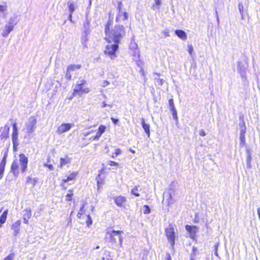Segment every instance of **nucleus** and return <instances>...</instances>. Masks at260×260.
<instances>
[{
    "mask_svg": "<svg viewBox=\"0 0 260 260\" xmlns=\"http://www.w3.org/2000/svg\"><path fill=\"white\" fill-rule=\"evenodd\" d=\"M17 21L15 20L14 17H11L6 25L8 26H11L13 28H14V26L16 25Z\"/></svg>",
    "mask_w": 260,
    "mask_h": 260,
    "instance_id": "a878e982",
    "label": "nucleus"
},
{
    "mask_svg": "<svg viewBox=\"0 0 260 260\" xmlns=\"http://www.w3.org/2000/svg\"><path fill=\"white\" fill-rule=\"evenodd\" d=\"M169 107H170V110L171 111L176 110L173 99H170L169 100Z\"/></svg>",
    "mask_w": 260,
    "mask_h": 260,
    "instance_id": "f704fd0d",
    "label": "nucleus"
},
{
    "mask_svg": "<svg viewBox=\"0 0 260 260\" xmlns=\"http://www.w3.org/2000/svg\"><path fill=\"white\" fill-rule=\"evenodd\" d=\"M106 126L101 125L99 128L96 135L93 137V140H99L102 134L105 132Z\"/></svg>",
    "mask_w": 260,
    "mask_h": 260,
    "instance_id": "4468645a",
    "label": "nucleus"
},
{
    "mask_svg": "<svg viewBox=\"0 0 260 260\" xmlns=\"http://www.w3.org/2000/svg\"><path fill=\"white\" fill-rule=\"evenodd\" d=\"M7 6L6 5H0V18H4L7 15Z\"/></svg>",
    "mask_w": 260,
    "mask_h": 260,
    "instance_id": "6ab92c4d",
    "label": "nucleus"
},
{
    "mask_svg": "<svg viewBox=\"0 0 260 260\" xmlns=\"http://www.w3.org/2000/svg\"><path fill=\"white\" fill-rule=\"evenodd\" d=\"M74 126L73 123H62L57 129L56 133L60 135L69 132Z\"/></svg>",
    "mask_w": 260,
    "mask_h": 260,
    "instance_id": "6e6552de",
    "label": "nucleus"
},
{
    "mask_svg": "<svg viewBox=\"0 0 260 260\" xmlns=\"http://www.w3.org/2000/svg\"><path fill=\"white\" fill-rule=\"evenodd\" d=\"M14 28L12 27L11 26H8L6 24L3 32L2 33V35L3 37H7L8 36L9 34L13 30Z\"/></svg>",
    "mask_w": 260,
    "mask_h": 260,
    "instance_id": "dca6fc26",
    "label": "nucleus"
},
{
    "mask_svg": "<svg viewBox=\"0 0 260 260\" xmlns=\"http://www.w3.org/2000/svg\"><path fill=\"white\" fill-rule=\"evenodd\" d=\"M154 4L152 5V9H158L160 5L161 4V0H154Z\"/></svg>",
    "mask_w": 260,
    "mask_h": 260,
    "instance_id": "7c9ffc66",
    "label": "nucleus"
},
{
    "mask_svg": "<svg viewBox=\"0 0 260 260\" xmlns=\"http://www.w3.org/2000/svg\"><path fill=\"white\" fill-rule=\"evenodd\" d=\"M14 257V254L13 253H11L7 257H6L4 260H13Z\"/></svg>",
    "mask_w": 260,
    "mask_h": 260,
    "instance_id": "79ce46f5",
    "label": "nucleus"
},
{
    "mask_svg": "<svg viewBox=\"0 0 260 260\" xmlns=\"http://www.w3.org/2000/svg\"><path fill=\"white\" fill-rule=\"evenodd\" d=\"M6 164V157L4 156L0 163V179L3 177Z\"/></svg>",
    "mask_w": 260,
    "mask_h": 260,
    "instance_id": "2eb2a0df",
    "label": "nucleus"
},
{
    "mask_svg": "<svg viewBox=\"0 0 260 260\" xmlns=\"http://www.w3.org/2000/svg\"><path fill=\"white\" fill-rule=\"evenodd\" d=\"M106 106H107V104H106V103H105V102H103V103H102V107H103V108H105V107H106Z\"/></svg>",
    "mask_w": 260,
    "mask_h": 260,
    "instance_id": "052dcab7",
    "label": "nucleus"
},
{
    "mask_svg": "<svg viewBox=\"0 0 260 260\" xmlns=\"http://www.w3.org/2000/svg\"><path fill=\"white\" fill-rule=\"evenodd\" d=\"M74 96H73V95H72L71 96H70V97H69V100H72Z\"/></svg>",
    "mask_w": 260,
    "mask_h": 260,
    "instance_id": "338daca9",
    "label": "nucleus"
},
{
    "mask_svg": "<svg viewBox=\"0 0 260 260\" xmlns=\"http://www.w3.org/2000/svg\"><path fill=\"white\" fill-rule=\"evenodd\" d=\"M110 84V82L107 80H104L103 81L102 84V86L103 87H105Z\"/></svg>",
    "mask_w": 260,
    "mask_h": 260,
    "instance_id": "09e8293b",
    "label": "nucleus"
},
{
    "mask_svg": "<svg viewBox=\"0 0 260 260\" xmlns=\"http://www.w3.org/2000/svg\"><path fill=\"white\" fill-rule=\"evenodd\" d=\"M92 132H93V131H91V132H88V133H86V134H84V135L85 136H87L88 135H89L90 133H92Z\"/></svg>",
    "mask_w": 260,
    "mask_h": 260,
    "instance_id": "0e129e2a",
    "label": "nucleus"
},
{
    "mask_svg": "<svg viewBox=\"0 0 260 260\" xmlns=\"http://www.w3.org/2000/svg\"><path fill=\"white\" fill-rule=\"evenodd\" d=\"M23 217L27 218H30L31 216V211L30 208H27L23 210Z\"/></svg>",
    "mask_w": 260,
    "mask_h": 260,
    "instance_id": "393cba45",
    "label": "nucleus"
},
{
    "mask_svg": "<svg viewBox=\"0 0 260 260\" xmlns=\"http://www.w3.org/2000/svg\"><path fill=\"white\" fill-rule=\"evenodd\" d=\"M121 150L119 148H117L115 150L114 153L111 155V157L113 158H115L118 155H120L121 153Z\"/></svg>",
    "mask_w": 260,
    "mask_h": 260,
    "instance_id": "473e14b6",
    "label": "nucleus"
},
{
    "mask_svg": "<svg viewBox=\"0 0 260 260\" xmlns=\"http://www.w3.org/2000/svg\"><path fill=\"white\" fill-rule=\"evenodd\" d=\"M87 220L86 221L87 226H89L92 224V221L91 217L89 214L87 215Z\"/></svg>",
    "mask_w": 260,
    "mask_h": 260,
    "instance_id": "58836bf2",
    "label": "nucleus"
},
{
    "mask_svg": "<svg viewBox=\"0 0 260 260\" xmlns=\"http://www.w3.org/2000/svg\"><path fill=\"white\" fill-rule=\"evenodd\" d=\"M128 18V15L126 12H123L120 10L119 9V12L118 15L116 17V22H119L122 21H124L127 20Z\"/></svg>",
    "mask_w": 260,
    "mask_h": 260,
    "instance_id": "f8f14e48",
    "label": "nucleus"
},
{
    "mask_svg": "<svg viewBox=\"0 0 260 260\" xmlns=\"http://www.w3.org/2000/svg\"><path fill=\"white\" fill-rule=\"evenodd\" d=\"M100 247L99 246H96V249H99Z\"/></svg>",
    "mask_w": 260,
    "mask_h": 260,
    "instance_id": "774afa93",
    "label": "nucleus"
},
{
    "mask_svg": "<svg viewBox=\"0 0 260 260\" xmlns=\"http://www.w3.org/2000/svg\"><path fill=\"white\" fill-rule=\"evenodd\" d=\"M112 20L109 18L105 27L106 40L110 42L119 44L121 40L125 36L126 31L124 27L121 25L112 26Z\"/></svg>",
    "mask_w": 260,
    "mask_h": 260,
    "instance_id": "f257e3e1",
    "label": "nucleus"
},
{
    "mask_svg": "<svg viewBox=\"0 0 260 260\" xmlns=\"http://www.w3.org/2000/svg\"><path fill=\"white\" fill-rule=\"evenodd\" d=\"M185 229L187 232H188L191 234V237H194L198 231V229L196 226H190L189 225H186L185 226Z\"/></svg>",
    "mask_w": 260,
    "mask_h": 260,
    "instance_id": "ddd939ff",
    "label": "nucleus"
},
{
    "mask_svg": "<svg viewBox=\"0 0 260 260\" xmlns=\"http://www.w3.org/2000/svg\"><path fill=\"white\" fill-rule=\"evenodd\" d=\"M122 233V231L115 230H108L106 232L107 235L110 236V242L114 244L118 243L120 247H122V237L121 235Z\"/></svg>",
    "mask_w": 260,
    "mask_h": 260,
    "instance_id": "20e7f679",
    "label": "nucleus"
},
{
    "mask_svg": "<svg viewBox=\"0 0 260 260\" xmlns=\"http://www.w3.org/2000/svg\"><path fill=\"white\" fill-rule=\"evenodd\" d=\"M69 193H68L66 197V200L67 201H71L72 200V196L73 194L72 193V191L71 190H68Z\"/></svg>",
    "mask_w": 260,
    "mask_h": 260,
    "instance_id": "c9c22d12",
    "label": "nucleus"
},
{
    "mask_svg": "<svg viewBox=\"0 0 260 260\" xmlns=\"http://www.w3.org/2000/svg\"><path fill=\"white\" fill-rule=\"evenodd\" d=\"M72 13H70L69 18V19L70 21H72Z\"/></svg>",
    "mask_w": 260,
    "mask_h": 260,
    "instance_id": "e2e57ef3",
    "label": "nucleus"
},
{
    "mask_svg": "<svg viewBox=\"0 0 260 260\" xmlns=\"http://www.w3.org/2000/svg\"><path fill=\"white\" fill-rule=\"evenodd\" d=\"M187 48H188V53H189V54L190 55H191V54L192 53V52L193 51V46H192V45L189 44V45H187Z\"/></svg>",
    "mask_w": 260,
    "mask_h": 260,
    "instance_id": "a19ab883",
    "label": "nucleus"
},
{
    "mask_svg": "<svg viewBox=\"0 0 260 260\" xmlns=\"http://www.w3.org/2000/svg\"><path fill=\"white\" fill-rule=\"evenodd\" d=\"M96 181H97V185L99 188L100 186L104 184V180L101 178L100 175H98L96 177Z\"/></svg>",
    "mask_w": 260,
    "mask_h": 260,
    "instance_id": "2f4dec72",
    "label": "nucleus"
},
{
    "mask_svg": "<svg viewBox=\"0 0 260 260\" xmlns=\"http://www.w3.org/2000/svg\"><path fill=\"white\" fill-rule=\"evenodd\" d=\"M137 47H138L137 46V44L136 43H135V42H131V44L129 45V48L131 49L135 50V55L138 54V50H137Z\"/></svg>",
    "mask_w": 260,
    "mask_h": 260,
    "instance_id": "c756f323",
    "label": "nucleus"
},
{
    "mask_svg": "<svg viewBox=\"0 0 260 260\" xmlns=\"http://www.w3.org/2000/svg\"><path fill=\"white\" fill-rule=\"evenodd\" d=\"M8 213V210H6L3 213V214L1 216V217H0V227L2 226V224H3V223H4L6 222Z\"/></svg>",
    "mask_w": 260,
    "mask_h": 260,
    "instance_id": "412c9836",
    "label": "nucleus"
},
{
    "mask_svg": "<svg viewBox=\"0 0 260 260\" xmlns=\"http://www.w3.org/2000/svg\"><path fill=\"white\" fill-rule=\"evenodd\" d=\"M37 179L36 178H34L32 179V181H31V183L33 185H35L36 184V183H37Z\"/></svg>",
    "mask_w": 260,
    "mask_h": 260,
    "instance_id": "4d7b16f0",
    "label": "nucleus"
},
{
    "mask_svg": "<svg viewBox=\"0 0 260 260\" xmlns=\"http://www.w3.org/2000/svg\"><path fill=\"white\" fill-rule=\"evenodd\" d=\"M238 8H239L240 13L242 17L243 15V5L242 4H239L238 5Z\"/></svg>",
    "mask_w": 260,
    "mask_h": 260,
    "instance_id": "c03bdc74",
    "label": "nucleus"
},
{
    "mask_svg": "<svg viewBox=\"0 0 260 260\" xmlns=\"http://www.w3.org/2000/svg\"><path fill=\"white\" fill-rule=\"evenodd\" d=\"M172 115L173 116L174 119L177 120V113L176 110L172 111Z\"/></svg>",
    "mask_w": 260,
    "mask_h": 260,
    "instance_id": "8fccbe9b",
    "label": "nucleus"
},
{
    "mask_svg": "<svg viewBox=\"0 0 260 260\" xmlns=\"http://www.w3.org/2000/svg\"><path fill=\"white\" fill-rule=\"evenodd\" d=\"M165 234L172 247H173L175 244V236L174 229L172 225H169V226L166 229Z\"/></svg>",
    "mask_w": 260,
    "mask_h": 260,
    "instance_id": "423d86ee",
    "label": "nucleus"
},
{
    "mask_svg": "<svg viewBox=\"0 0 260 260\" xmlns=\"http://www.w3.org/2000/svg\"><path fill=\"white\" fill-rule=\"evenodd\" d=\"M81 67L80 64H71L68 67L67 70L68 71L73 72L80 69Z\"/></svg>",
    "mask_w": 260,
    "mask_h": 260,
    "instance_id": "b1692460",
    "label": "nucleus"
},
{
    "mask_svg": "<svg viewBox=\"0 0 260 260\" xmlns=\"http://www.w3.org/2000/svg\"><path fill=\"white\" fill-rule=\"evenodd\" d=\"M44 166L45 167L48 168L49 171H53L54 170V167L51 164H48L47 163H45L44 164Z\"/></svg>",
    "mask_w": 260,
    "mask_h": 260,
    "instance_id": "ea45409f",
    "label": "nucleus"
},
{
    "mask_svg": "<svg viewBox=\"0 0 260 260\" xmlns=\"http://www.w3.org/2000/svg\"><path fill=\"white\" fill-rule=\"evenodd\" d=\"M140 187V185H138L135 186L132 190H131V193L133 195H134L136 197H140V194L139 193V188Z\"/></svg>",
    "mask_w": 260,
    "mask_h": 260,
    "instance_id": "bb28decb",
    "label": "nucleus"
},
{
    "mask_svg": "<svg viewBox=\"0 0 260 260\" xmlns=\"http://www.w3.org/2000/svg\"><path fill=\"white\" fill-rule=\"evenodd\" d=\"M129 151H131L132 153H135V150H133V149H131V148H130V149H129Z\"/></svg>",
    "mask_w": 260,
    "mask_h": 260,
    "instance_id": "69168bd1",
    "label": "nucleus"
},
{
    "mask_svg": "<svg viewBox=\"0 0 260 260\" xmlns=\"http://www.w3.org/2000/svg\"><path fill=\"white\" fill-rule=\"evenodd\" d=\"M141 123L145 132L147 135L148 137H149L150 135L149 124L145 123V120L143 118L141 119Z\"/></svg>",
    "mask_w": 260,
    "mask_h": 260,
    "instance_id": "f3484780",
    "label": "nucleus"
},
{
    "mask_svg": "<svg viewBox=\"0 0 260 260\" xmlns=\"http://www.w3.org/2000/svg\"><path fill=\"white\" fill-rule=\"evenodd\" d=\"M37 118L35 116L29 117L25 124L23 129L28 135L34 133L36 128Z\"/></svg>",
    "mask_w": 260,
    "mask_h": 260,
    "instance_id": "39448f33",
    "label": "nucleus"
},
{
    "mask_svg": "<svg viewBox=\"0 0 260 260\" xmlns=\"http://www.w3.org/2000/svg\"><path fill=\"white\" fill-rule=\"evenodd\" d=\"M86 81L83 79L78 81L74 86L73 95H79L81 96L82 94L88 93L90 90L89 88L86 86Z\"/></svg>",
    "mask_w": 260,
    "mask_h": 260,
    "instance_id": "7ed1b4c3",
    "label": "nucleus"
},
{
    "mask_svg": "<svg viewBox=\"0 0 260 260\" xmlns=\"http://www.w3.org/2000/svg\"><path fill=\"white\" fill-rule=\"evenodd\" d=\"M84 206H85V203L83 204L82 207L81 208V209L79 211V212H78V213L77 214V217L78 218H80L81 216L85 213V210H84Z\"/></svg>",
    "mask_w": 260,
    "mask_h": 260,
    "instance_id": "72a5a7b5",
    "label": "nucleus"
},
{
    "mask_svg": "<svg viewBox=\"0 0 260 260\" xmlns=\"http://www.w3.org/2000/svg\"><path fill=\"white\" fill-rule=\"evenodd\" d=\"M13 149H14V151H16L17 150V146L19 145L18 141L17 140L16 145L14 144V143H13Z\"/></svg>",
    "mask_w": 260,
    "mask_h": 260,
    "instance_id": "603ef678",
    "label": "nucleus"
},
{
    "mask_svg": "<svg viewBox=\"0 0 260 260\" xmlns=\"http://www.w3.org/2000/svg\"><path fill=\"white\" fill-rule=\"evenodd\" d=\"M31 181H32V179L31 177H27V180H26L27 183H31Z\"/></svg>",
    "mask_w": 260,
    "mask_h": 260,
    "instance_id": "5fc2aeb1",
    "label": "nucleus"
},
{
    "mask_svg": "<svg viewBox=\"0 0 260 260\" xmlns=\"http://www.w3.org/2000/svg\"><path fill=\"white\" fill-rule=\"evenodd\" d=\"M66 78L68 80H71L72 78V75L71 74V72L68 71V70L67 69V73L66 74Z\"/></svg>",
    "mask_w": 260,
    "mask_h": 260,
    "instance_id": "a18cd8bd",
    "label": "nucleus"
},
{
    "mask_svg": "<svg viewBox=\"0 0 260 260\" xmlns=\"http://www.w3.org/2000/svg\"><path fill=\"white\" fill-rule=\"evenodd\" d=\"M77 175V173L73 172V173L70 174L66 179H63L62 180V183H67L70 181L74 180H75Z\"/></svg>",
    "mask_w": 260,
    "mask_h": 260,
    "instance_id": "aec40b11",
    "label": "nucleus"
},
{
    "mask_svg": "<svg viewBox=\"0 0 260 260\" xmlns=\"http://www.w3.org/2000/svg\"><path fill=\"white\" fill-rule=\"evenodd\" d=\"M9 127L7 126H5L4 129V131L2 133L1 135V138L2 139H6L9 136Z\"/></svg>",
    "mask_w": 260,
    "mask_h": 260,
    "instance_id": "4be33fe9",
    "label": "nucleus"
},
{
    "mask_svg": "<svg viewBox=\"0 0 260 260\" xmlns=\"http://www.w3.org/2000/svg\"><path fill=\"white\" fill-rule=\"evenodd\" d=\"M68 5L69 10L70 13H73L75 10L74 3L73 2H69L68 3Z\"/></svg>",
    "mask_w": 260,
    "mask_h": 260,
    "instance_id": "cd10ccee",
    "label": "nucleus"
},
{
    "mask_svg": "<svg viewBox=\"0 0 260 260\" xmlns=\"http://www.w3.org/2000/svg\"><path fill=\"white\" fill-rule=\"evenodd\" d=\"M257 214H258L259 219L260 220V208H259L257 209Z\"/></svg>",
    "mask_w": 260,
    "mask_h": 260,
    "instance_id": "bf43d9fd",
    "label": "nucleus"
},
{
    "mask_svg": "<svg viewBox=\"0 0 260 260\" xmlns=\"http://www.w3.org/2000/svg\"><path fill=\"white\" fill-rule=\"evenodd\" d=\"M168 205L170 206L174 203V200L171 193L169 194V199H167Z\"/></svg>",
    "mask_w": 260,
    "mask_h": 260,
    "instance_id": "e433bc0d",
    "label": "nucleus"
},
{
    "mask_svg": "<svg viewBox=\"0 0 260 260\" xmlns=\"http://www.w3.org/2000/svg\"><path fill=\"white\" fill-rule=\"evenodd\" d=\"M19 161L14 160L11 165V171L15 177H17L19 173V166L20 165V168L22 172H24L27 167L28 158L23 153L19 156Z\"/></svg>",
    "mask_w": 260,
    "mask_h": 260,
    "instance_id": "f03ea898",
    "label": "nucleus"
},
{
    "mask_svg": "<svg viewBox=\"0 0 260 260\" xmlns=\"http://www.w3.org/2000/svg\"><path fill=\"white\" fill-rule=\"evenodd\" d=\"M169 30L168 29H165L162 31V33L166 37L170 36Z\"/></svg>",
    "mask_w": 260,
    "mask_h": 260,
    "instance_id": "49530a36",
    "label": "nucleus"
},
{
    "mask_svg": "<svg viewBox=\"0 0 260 260\" xmlns=\"http://www.w3.org/2000/svg\"><path fill=\"white\" fill-rule=\"evenodd\" d=\"M143 212L144 214H149L150 212V209L148 206L147 205H144L143 206Z\"/></svg>",
    "mask_w": 260,
    "mask_h": 260,
    "instance_id": "4c0bfd02",
    "label": "nucleus"
},
{
    "mask_svg": "<svg viewBox=\"0 0 260 260\" xmlns=\"http://www.w3.org/2000/svg\"><path fill=\"white\" fill-rule=\"evenodd\" d=\"M245 135H240V145H244L245 144Z\"/></svg>",
    "mask_w": 260,
    "mask_h": 260,
    "instance_id": "37998d69",
    "label": "nucleus"
},
{
    "mask_svg": "<svg viewBox=\"0 0 260 260\" xmlns=\"http://www.w3.org/2000/svg\"><path fill=\"white\" fill-rule=\"evenodd\" d=\"M115 204L119 207H124L126 202V197L122 196H116L113 198Z\"/></svg>",
    "mask_w": 260,
    "mask_h": 260,
    "instance_id": "1a4fd4ad",
    "label": "nucleus"
},
{
    "mask_svg": "<svg viewBox=\"0 0 260 260\" xmlns=\"http://www.w3.org/2000/svg\"><path fill=\"white\" fill-rule=\"evenodd\" d=\"M166 259L167 260H171V255H170V254L169 253H167V255H166Z\"/></svg>",
    "mask_w": 260,
    "mask_h": 260,
    "instance_id": "13d9d810",
    "label": "nucleus"
},
{
    "mask_svg": "<svg viewBox=\"0 0 260 260\" xmlns=\"http://www.w3.org/2000/svg\"><path fill=\"white\" fill-rule=\"evenodd\" d=\"M108 165L110 166H118V163L114 161H109L108 162Z\"/></svg>",
    "mask_w": 260,
    "mask_h": 260,
    "instance_id": "de8ad7c7",
    "label": "nucleus"
},
{
    "mask_svg": "<svg viewBox=\"0 0 260 260\" xmlns=\"http://www.w3.org/2000/svg\"><path fill=\"white\" fill-rule=\"evenodd\" d=\"M118 48V44H109L106 46L104 52L106 54L109 55L111 59H113L116 57L115 53Z\"/></svg>",
    "mask_w": 260,
    "mask_h": 260,
    "instance_id": "0eeeda50",
    "label": "nucleus"
},
{
    "mask_svg": "<svg viewBox=\"0 0 260 260\" xmlns=\"http://www.w3.org/2000/svg\"><path fill=\"white\" fill-rule=\"evenodd\" d=\"M158 81H159V83L160 84V85H162L163 84V80L162 79H158Z\"/></svg>",
    "mask_w": 260,
    "mask_h": 260,
    "instance_id": "680f3d73",
    "label": "nucleus"
},
{
    "mask_svg": "<svg viewBox=\"0 0 260 260\" xmlns=\"http://www.w3.org/2000/svg\"><path fill=\"white\" fill-rule=\"evenodd\" d=\"M240 135H245L246 133V127L245 125V123L243 122L242 125H241V124H240Z\"/></svg>",
    "mask_w": 260,
    "mask_h": 260,
    "instance_id": "c85d7f7f",
    "label": "nucleus"
},
{
    "mask_svg": "<svg viewBox=\"0 0 260 260\" xmlns=\"http://www.w3.org/2000/svg\"><path fill=\"white\" fill-rule=\"evenodd\" d=\"M21 223V221L18 220L11 225V229L13 231V235L15 236L20 232Z\"/></svg>",
    "mask_w": 260,
    "mask_h": 260,
    "instance_id": "9b49d317",
    "label": "nucleus"
},
{
    "mask_svg": "<svg viewBox=\"0 0 260 260\" xmlns=\"http://www.w3.org/2000/svg\"><path fill=\"white\" fill-rule=\"evenodd\" d=\"M199 134L202 137H204L206 135L205 132L203 129H202L200 131Z\"/></svg>",
    "mask_w": 260,
    "mask_h": 260,
    "instance_id": "3c124183",
    "label": "nucleus"
},
{
    "mask_svg": "<svg viewBox=\"0 0 260 260\" xmlns=\"http://www.w3.org/2000/svg\"><path fill=\"white\" fill-rule=\"evenodd\" d=\"M175 34L182 40H185L187 39V35L186 32L182 30L177 29L175 31Z\"/></svg>",
    "mask_w": 260,
    "mask_h": 260,
    "instance_id": "a211bd4d",
    "label": "nucleus"
},
{
    "mask_svg": "<svg viewBox=\"0 0 260 260\" xmlns=\"http://www.w3.org/2000/svg\"><path fill=\"white\" fill-rule=\"evenodd\" d=\"M18 131L17 126V123L14 122L13 124V132L12 135V139L13 143L16 145L17 140H18Z\"/></svg>",
    "mask_w": 260,
    "mask_h": 260,
    "instance_id": "9d476101",
    "label": "nucleus"
},
{
    "mask_svg": "<svg viewBox=\"0 0 260 260\" xmlns=\"http://www.w3.org/2000/svg\"><path fill=\"white\" fill-rule=\"evenodd\" d=\"M60 163L58 167L62 168L64 165L70 164L71 162V159L69 157H66V158H61L60 159Z\"/></svg>",
    "mask_w": 260,
    "mask_h": 260,
    "instance_id": "5701e85b",
    "label": "nucleus"
},
{
    "mask_svg": "<svg viewBox=\"0 0 260 260\" xmlns=\"http://www.w3.org/2000/svg\"><path fill=\"white\" fill-rule=\"evenodd\" d=\"M29 219V218H27L26 217H23V219L24 223H25V224H28V219Z\"/></svg>",
    "mask_w": 260,
    "mask_h": 260,
    "instance_id": "864d4df0",
    "label": "nucleus"
},
{
    "mask_svg": "<svg viewBox=\"0 0 260 260\" xmlns=\"http://www.w3.org/2000/svg\"><path fill=\"white\" fill-rule=\"evenodd\" d=\"M111 120L112 121V122L114 123V124H116L117 123V122L118 121V120L117 119H115L114 118H113L112 117L111 118Z\"/></svg>",
    "mask_w": 260,
    "mask_h": 260,
    "instance_id": "6e6d98bb",
    "label": "nucleus"
}]
</instances>
